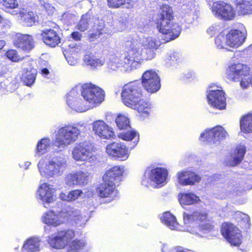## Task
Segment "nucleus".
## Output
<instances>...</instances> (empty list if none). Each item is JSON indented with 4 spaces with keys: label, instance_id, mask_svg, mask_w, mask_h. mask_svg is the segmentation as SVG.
Returning a JSON list of instances; mask_svg holds the SVG:
<instances>
[{
    "label": "nucleus",
    "instance_id": "nucleus-1",
    "mask_svg": "<svg viewBox=\"0 0 252 252\" xmlns=\"http://www.w3.org/2000/svg\"><path fill=\"white\" fill-rule=\"evenodd\" d=\"M121 96L123 102L127 107L137 110L139 112H148V102L141 99V85L139 82L136 81L125 85Z\"/></svg>",
    "mask_w": 252,
    "mask_h": 252
},
{
    "label": "nucleus",
    "instance_id": "nucleus-2",
    "mask_svg": "<svg viewBox=\"0 0 252 252\" xmlns=\"http://www.w3.org/2000/svg\"><path fill=\"white\" fill-rule=\"evenodd\" d=\"M224 75L227 81L239 82L243 89L247 88L252 83V67L247 63L238 62L229 64Z\"/></svg>",
    "mask_w": 252,
    "mask_h": 252
},
{
    "label": "nucleus",
    "instance_id": "nucleus-3",
    "mask_svg": "<svg viewBox=\"0 0 252 252\" xmlns=\"http://www.w3.org/2000/svg\"><path fill=\"white\" fill-rule=\"evenodd\" d=\"M38 167L42 176L55 178L63 174L67 167V163L64 158L57 157L47 162L43 159L40 160Z\"/></svg>",
    "mask_w": 252,
    "mask_h": 252
},
{
    "label": "nucleus",
    "instance_id": "nucleus-4",
    "mask_svg": "<svg viewBox=\"0 0 252 252\" xmlns=\"http://www.w3.org/2000/svg\"><path fill=\"white\" fill-rule=\"evenodd\" d=\"M82 126L66 125L60 128L54 142L58 147H64L75 142L81 131Z\"/></svg>",
    "mask_w": 252,
    "mask_h": 252
},
{
    "label": "nucleus",
    "instance_id": "nucleus-5",
    "mask_svg": "<svg viewBox=\"0 0 252 252\" xmlns=\"http://www.w3.org/2000/svg\"><path fill=\"white\" fill-rule=\"evenodd\" d=\"M125 51L122 59H125L130 69L135 68L142 60V48L138 40L133 39L125 43Z\"/></svg>",
    "mask_w": 252,
    "mask_h": 252
},
{
    "label": "nucleus",
    "instance_id": "nucleus-6",
    "mask_svg": "<svg viewBox=\"0 0 252 252\" xmlns=\"http://www.w3.org/2000/svg\"><path fill=\"white\" fill-rule=\"evenodd\" d=\"M220 233L232 247H239L242 243L241 231L233 223L224 222L220 226Z\"/></svg>",
    "mask_w": 252,
    "mask_h": 252
},
{
    "label": "nucleus",
    "instance_id": "nucleus-7",
    "mask_svg": "<svg viewBox=\"0 0 252 252\" xmlns=\"http://www.w3.org/2000/svg\"><path fill=\"white\" fill-rule=\"evenodd\" d=\"M81 95L84 99L94 107L97 104L101 103L105 96V93L101 88L92 84L81 86Z\"/></svg>",
    "mask_w": 252,
    "mask_h": 252
},
{
    "label": "nucleus",
    "instance_id": "nucleus-8",
    "mask_svg": "<svg viewBox=\"0 0 252 252\" xmlns=\"http://www.w3.org/2000/svg\"><path fill=\"white\" fill-rule=\"evenodd\" d=\"M167 174V170L163 168L147 170L141 183L146 187H148L149 184L154 186L155 184L162 185L166 182Z\"/></svg>",
    "mask_w": 252,
    "mask_h": 252
},
{
    "label": "nucleus",
    "instance_id": "nucleus-9",
    "mask_svg": "<svg viewBox=\"0 0 252 252\" xmlns=\"http://www.w3.org/2000/svg\"><path fill=\"white\" fill-rule=\"evenodd\" d=\"M212 11L216 17L225 21L231 20L235 16V11L233 6L221 0L213 3Z\"/></svg>",
    "mask_w": 252,
    "mask_h": 252
},
{
    "label": "nucleus",
    "instance_id": "nucleus-10",
    "mask_svg": "<svg viewBox=\"0 0 252 252\" xmlns=\"http://www.w3.org/2000/svg\"><path fill=\"white\" fill-rule=\"evenodd\" d=\"M227 133L221 126H215L212 128L206 129L200 135V139L211 143H215L224 139Z\"/></svg>",
    "mask_w": 252,
    "mask_h": 252
},
{
    "label": "nucleus",
    "instance_id": "nucleus-11",
    "mask_svg": "<svg viewBox=\"0 0 252 252\" xmlns=\"http://www.w3.org/2000/svg\"><path fill=\"white\" fill-rule=\"evenodd\" d=\"M142 84L149 93H154L160 88V79L154 71L147 70L143 74Z\"/></svg>",
    "mask_w": 252,
    "mask_h": 252
},
{
    "label": "nucleus",
    "instance_id": "nucleus-12",
    "mask_svg": "<svg viewBox=\"0 0 252 252\" xmlns=\"http://www.w3.org/2000/svg\"><path fill=\"white\" fill-rule=\"evenodd\" d=\"M93 151V147L92 144L88 142H84L79 143L74 148L72 155L76 160L88 161L94 156Z\"/></svg>",
    "mask_w": 252,
    "mask_h": 252
},
{
    "label": "nucleus",
    "instance_id": "nucleus-13",
    "mask_svg": "<svg viewBox=\"0 0 252 252\" xmlns=\"http://www.w3.org/2000/svg\"><path fill=\"white\" fill-rule=\"evenodd\" d=\"M75 236L74 232L70 229L61 231L56 236L49 238L48 243L51 246L56 249L64 248L68 242Z\"/></svg>",
    "mask_w": 252,
    "mask_h": 252
},
{
    "label": "nucleus",
    "instance_id": "nucleus-14",
    "mask_svg": "<svg viewBox=\"0 0 252 252\" xmlns=\"http://www.w3.org/2000/svg\"><path fill=\"white\" fill-rule=\"evenodd\" d=\"M207 98L208 103L214 108L223 110L226 107L225 94L221 90L209 91Z\"/></svg>",
    "mask_w": 252,
    "mask_h": 252
},
{
    "label": "nucleus",
    "instance_id": "nucleus-15",
    "mask_svg": "<svg viewBox=\"0 0 252 252\" xmlns=\"http://www.w3.org/2000/svg\"><path fill=\"white\" fill-rule=\"evenodd\" d=\"M81 86L77 85L72 88L66 94V103L72 109L78 112H83L89 109V108L83 107L79 105L81 99L78 98L79 92L81 93Z\"/></svg>",
    "mask_w": 252,
    "mask_h": 252
},
{
    "label": "nucleus",
    "instance_id": "nucleus-16",
    "mask_svg": "<svg viewBox=\"0 0 252 252\" xmlns=\"http://www.w3.org/2000/svg\"><path fill=\"white\" fill-rule=\"evenodd\" d=\"M106 152L109 156L120 160H125L129 157L127 148L126 146L116 142L108 145L106 148Z\"/></svg>",
    "mask_w": 252,
    "mask_h": 252
},
{
    "label": "nucleus",
    "instance_id": "nucleus-17",
    "mask_svg": "<svg viewBox=\"0 0 252 252\" xmlns=\"http://www.w3.org/2000/svg\"><path fill=\"white\" fill-rule=\"evenodd\" d=\"M89 180L90 174L88 172L78 171L75 173L67 175L65 178V183L69 186H84L88 184Z\"/></svg>",
    "mask_w": 252,
    "mask_h": 252
},
{
    "label": "nucleus",
    "instance_id": "nucleus-18",
    "mask_svg": "<svg viewBox=\"0 0 252 252\" xmlns=\"http://www.w3.org/2000/svg\"><path fill=\"white\" fill-rule=\"evenodd\" d=\"M200 180V176L192 171L184 170L177 174L178 182L182 186H193Z\"/></svg>",
    "mask_w": 252,
    "mask_h": 252
},
{
    "label": "nucleus",
    "instance_id": "nucleus-19",
    "mask_svg": "<svg viewBox=\"0 0 252 252\" xmlns=\"http://www.w3.org/2000/svg\"><path fill=\"white\" fill-rule=\"evenodd\" d=\"M13 44L16 47L26 51L32 50L34 47V42L32 36L20 32L16 34Z\"/></svg>",
    "mask_w": 252,
    "mask_h": 252
},
{
    "label": "nucleus",
    "instance_id": "nucleus-20",
    "mask_svg": "<svg viewBox=\"0 0 252 252\" xmlns=\"http://www.w3.org/2000/svg\"><path fill=\"white\" fill-rule=\"evenodd\" d=\"M162 13L160 14V21L158 22V26L159 27V32H169L168 29L170 22L173 20L172 8L168 5H163L161 8Z\"/></svg>",
    "mask_w": 252,
    "mask_h": 252
},
{
    "label": "nucleus",
    "instance_id": "nucleus-21",
    "mask_svg": "<svg viewBox=\"0 0 252 252\" xmlns=\"http://www.w3.org/2000/svg\"><path fill=\"white\" fill-rule=\"evenodd\" d=\"M93 130L101 138L109 139L115 136L112 128L102 121L94 122L93 124Z\"/></svg>",
    "mask_w": 252,
    "mask_h": 252
},
{
    "label": "nucleus",
    "instance_id": "nucleus-22",
    "mask_svg": "<svg viewBox=\"0 0 252 252\" xmlns=\"http://www.w3.org/2000/svg\"><path fill=\"white\" fill-rule=\"evenodd\" d=\"M124 172V167L115 166L106 171L103 177L104 182L115 183L118 186Z\"/></svg>",
    "mask_w": 252,
    "mask_h": 252
},
{
    "label": "nucleus",
    "instance_id": "nucleus-23",
    "mask_svg": "<svg viewBox=\"0 0 252 252\" xmlns=\"http://www.w3.org/2000/svg\"><path fill=\"white\" fill-rule=\"evenodd\" d=\"M54 192L55 190L53 188L44 183L40 186L37 194L39 196L38 198L42 202L49 203L56 199L55 196L54 195Z\"/></svg>",
    "mask_w": 252,
    "mask_h": 252
},
{
    "label": "nucleus",
    "instance_id": "nucleus-24",
    "mask_svg": "<svg viewBox=\"0 0 252 252\" xmlns=\"http://www.w3.org/2000/svg\"><path fill=\"white\" fill-rule=\"evenodd\" d=\"M246 36L244 32H228L226 34V44L230 47L237 48L244 43Z\"/></svg>",
    "mask_w": 252,
    "mask_h": 252
},
{
    "label": "nucleus",
    "instance_id": "nucleus-25",
    "mask_svg": "<svg viewBox=\"0 0 252 252\" xmlns=\"http://www.w3.org/2000/svg\"><path fill=\"white\" fill-rule=\"evenodd\" d=\"M64 214V211H62L57 215L53 211H49L43 216L42 221L48 225L54 226L59 225L65 221V219L63 218Z\"/></svg>",
    "mask_w": 252,
    "mask_h": 252
},
{
    "label": "nucleus",
    "instance_id": "nucleus-26",
    "mask_svg": "<svg viewBox=\"0 0 252 252\" xmlns=\"http://www.w3.org/2000/svg\"><path fill=\"white\" fill-rule=\"evenodd\" d=\"M178 197L179 202L182 205H192L201 201L199 197L192 192L179 193Z\"/></svg>",
    "mask_w": 252,
    "mask_h": 252
},
{
    "label": "nucleus",
    "instance_id": "nucleus-27",
    "mask_svg": "<svg viewBox=\"0 0 252 252\" xmlns=\"http://www.w3.org/2000/svg\"><path fill=\"white\" fill-rule=\"evenodd\" d=\"M64 211L63 218L65 221L68 219H70L74 220L77 223L80 225L84 223L86 220L81 215L80 212L79 210L73 207H68Z\"/></svg>",
    "mask_w": 252,
    "mask_h": 252
},
{
    "label": "nucleus",
    "instance_id": "nucleus-28",
    "mask_svg": "<svg viewBox=\"0 0 252 252\" xmlns=\"http://www.w3.org/2000/svg\"><path fill=\"white\" fill-rule=\"evenodd\" d=\"M240 127L244 133H252V113H248L243 115L240 120Z\"/></svg>",
    "mask_w": 252,
    "mask_h": 252
},
{
    "label": "nucleus",
    "instance_id": "nucleus-29",
    "mask_svg": "<svg viewBox=\"0 0 252 252\" xmlns=\"http://www.w3.org/2000/svg\"><path fill=\"white\" fill-rule=\"evenodd\" d=\"M20 12V17L23 25L32 26L36 21L37 16L32 12L28 11L27 9L22 8Z\"/></svg>",
    "mask_w": 252,
    "mask_h": 252
},
{
    "label": "nucleus",
    "instance_id": "nucleus-30",
    "mask_svg": "<svg viewBox=\"0 0 252 252\" xmlns=\"http://www.w3.org/2000/svg\"><path fill=\"white\" fill-rule=\"evenodd\" d=\"M116 186L115 183L104 182L97 189V193L101 197H109L115 191Z\"/></svg>",
    "mask_w": 252,
    "mask_h": 252
},
{
    "label": "nucleus",
    "instance_id": "nucleus-31",
    "mask_svg": "<svg viewBox=\"0 0 252 252\" xmlns=\"http://www.w3.org/2000/svg\"><path fill=\"white\" fill-rule=\"evenodd\" d=\"M125 59H122V55L119 57H112L108 63V67L112 70H116L122 67L128 70L130 67L127 65Z\"/></svg>",
    "mask_w": 252,
    "mask_h": 252
},
{
    "label": "nucleus",
    "instance_id": "nucleus-32",
    "mask_svg": "<svg viewBox=\"0 0 252 252\" xmlns=\"http://www.w3.org/2000/svg\"><path fill=\"white\" fill-rule=\"evenodd\" d=\"M40 240L38 238L31 237L28 239L23 247V252H39Z\"/></svg>",
    "mask_w": 252,
    "mask_h": 252
},
{
    "label": "nucleus",
    "instance_id": "nucleus-33",
    "mask_svg": "<svg viewBox=\"0 0 252 252\" xmlns=\"http://www.w3.org/2000/svg\"><path fill=\"white\" fill-rule=\"evenodd\" d=\"M41 36L44 42L51 47H55L61 42V38L56 32H42Z\"/></svg>",
    "mask_w": 252,
    "mask_h": 252
},
{
    "label": "nucleus",
    "instance_id": "nucleus-34",
    "mask_svg": "<svg viewBox=\"0 0 252 252\" xmlns=\"http://www.w3.org/2000/svg\"><path fill=\"white\" fill-rule=\"evenodd\" d=\"M236 5L241 15L252 14V0H236Z\"/></svg>",
    "mask_w": 252,
    "mask_h": 252
},
{
    "label": "nucleus",
    "instance_id": "nucleus-35",
    "mask_svg": "<svg viewBox=\"0 0 252 252\" xmlns=\"http://www.w3.org/2000/svg\"><path fill=\"white\" fill-rule=\"evenodd\" d=\"M36 73V70L34 68H30L29 70L24 69L21 79L26 85L31 86L35 80Z\"/></svg>",
    "mask_w": 252,
    "mask_h": 252
},
{
    "label": "nucleus",
    "instance_id": "nucleus-36",
    "mask_svg": "<svg viewBox=\"0 0 252 252\" xmlns=\"http://www.w3.org/2000/svg\"><path fill=\"white\" fill-rule=\"evenodd\" d=\"M84 62L88 65L96 68L103 65L104 62L98 58H95L92 53H88L85 55Z\"/></svg>",
    "mask_w": 252,
    "mask_h": 252
},
{
    "label": "nucleus",
    "instance_id": "nucleus-37",
    "mask_svg": "<svg viewBox=\"0 0 252 252\" xmlns=\"http://www.w3.org/2000/svg\"><path fill=\"white\" fill-rule=\"evenodd\" d=\"M86 243L84 240L76 239L69 245L68 252H84Z\"/></svg>",
    "mask_w": 252,
    "mask_h": 252
},
{
    "label": "nucleus",
    "instance_id": "nucleus-38",
    "mask_svg": "<svg viewBox=\"0 0 252 252\" xmlns=\"http://www.w3.org/2000/svg\"><path fill=\"white\" fill-rule=\"evenodd\" d=\"M92 16L89 12L83 15L77 25L78 29L81 32H84L87 30L89 27V23L92 22Z\"/></svg>",
    "mask_w": 252,
    "mask_h": 252
},
{
    "label": "nucleus",
    "instance_id": "nucleus-39",
    "mask_svg": "<svg viewBox=\"0 0 252 252\" xmlns=\"http://www.w3.org/2000/svg\"><path fill=\"white\" fill-rule=\"evenodd\" d=\"M50 141L49 139L43 138L37 144L36 154L42 155L45 153L50 147Z\"/></svg>",
    "mask_w": 252,
    "mask_h": 252
},
{
    "label": "nucleus",
    "instance_id": "nucleus-40",
    "mask_svg": "<svg viewBox=\"0 0 252 252\" xmlns=\"http://www.w3.org/2000/svg\"><path fill=\"white\" fill-rule=\"evenodd\" d=\"M117 126L120 129L130 128L129 119L124 115H120L115 120Z\"/></svg>",
    "mask_w": 252,
    "mask_h": 252
},
{
    "label": "nucleus",
    "instance_id": "nucleus-41",
    "mask_svg": "<svg viewBox=\"0 0 252 252\" xmlns=\"http://www.w3.org/2000/svg\"><path fill=\"white\" fill-rule=\"evenodd\" d=\"M246 152L245 146L237 147L236 149V157H234L232 160L233 165L239 164L243 160Z\"/></svg>",
    "mask_w": 252,
    "mask_h": 252
},
{
    "label": "nucleus",
    "instance_id": "nucleus-42",
    "mask_svg": "<svg viewBox=\"0 0 252 252\" xmlns=\"http://www.w3.org/2000/svg\"><path fill=\"white\" fill-rule=\"evenodd\" d=\"M160 219L163 223L171 230L173 229V215L170 212H164Z\"/></svg>",
    "mask_w": 252,
    "mask_h": 252
},
{
    "label": "nucleus",
    "instance_id": "nucleus-43",
    "mask_svg": "<svg viewBox=\"0 0 252 252\" xmlns=\"http://www.w3.org/2000/svg\"><path fill=\"white\" fill-rule=\"evenodd\" d=\"M144 44L147 48L153 49H157L160 46V42L159 40H157L156 38L152 37H148L146 38V40L144 42Z\"/></svg>",
    "mask_w": 252,
    "mask_h": 252
},
{
    "label": "nucleus",
    "instance_id": "nucleus-44",
    "mask_svg": "<svg viewBox=\"0 0 252 252\" xmlns=\"http://www.w3.org/2000/svg\"><path fill=\"white\" fill-rule=\"evenodd\" d=\"M223 33V32H220L215 38V44L219 49H223L226 44V35Z\"/></svg>",
    "mask_w": 252,
    "mask_h": 252
},
{
    "label": "nucleus",
    "instance_id": "nucleus-45",
    "mask_svg": "<svg viewBox=\"0 0 252 252\" xmlns=\"http://www.w3.org/2000/svg\"><path fill=\"white\" fill-rule=\"evenodd\" d=\"M238 218L239 219L238 220V225L241 227L243 226L247 227L249 225L250 219L248 215L240 213L238 214Z\"/></svg>",
    "mask_w": 252,
    "mask_h": 252
},
{
    "label": "nucleus",
    "instance_id": "nucleus-46",
    "mask_svg": "<svg viewBox=\"0 0 252 252\" xmlns=\"http://www.w3.org/2000/svg\"><path fill=\"white\" fill-rule=\"evenodd\" d=\"M171 33V32H160V34L158 37V40L160 42V45L161 44L165 43L173 39V36L170 34Z\"/></svg>",
    "mask_w": 252,
    "mask_h": 252
},
{
    "label": "nucleus",
    "instance_id": "nucleus-47",
    "mask_svg": "<svg viewBox=\"0 0 252 252\" xmlns=\"http://www.w3.org/2000/svg\"><path fill=\"white\" fill-rule=\"evenodd\" d=\"M6 56L10 60L13 62H18L21 61L23 58H21L16 50L11 49L7 51L6 53Z\"/></svg>",
    "mask_w": 252,
    "mask_h": 252
},
{
    "label": "nucleus",
    "instance_id": "nucleus-48",
    "mask_svg": "<svg viewBox=\"0 0 252 252\" xmlns=\"http://www.w3.org/2000/svg\"><path fill=\"white\" fill-rule=\"evenodd\" d=\"M2 5L5 8V10H8L17 8L18 4L16 0H4Z\"/></svg>",
    "mask_w": 252,
    "mask_h": 252
},
{
    "label": "nucleus",
    "instance_id": "nucleus-49",
    "mask_svg": "<svg viewBox=\"0 0 252 252\" xmlns=\"http://www.w3.org/2000/svg\"><path fill=\"white\" fill-rule=\"evenodd\" d=\"M137 134L136 132L134 131L123 132L120 134V137L126 141L132 140L136 137Z\"/></svg>",
    "mask_w": 252,
    "mask_h": 252
},
{
    "label": "nucleus",
    "instance_id": "nucleus-50",
    "mask_svg": "<svg viewBox=\"0 0 252 252\" xmlns=\"http://www.w3.org/2000/svg\"><path fill=\"white\" fill-rule=\"evenodd\" d=\"M125 0H107L110 7H119L125 4Z\"/></svg>",
    "mask_w": 252,
    "mask_h": 252
},
{
    "label": "nucleus",
    "instance_id": "nucleus-51",
    "mask_svg": "<svg viewBox=\"0 0 252 252\" xmlns=\"http://www.w3.org/2000/svg\"><path fill=\"white\" fill-rule=\"evenodd\" d=\"M70 196V201H74L77 199L82 194V191L79 189H76L68 192Z\"/></svg>",
    "mask_w": 252,
    "mask_h": 252
},
{
    "label": "nucleus",
    "instance_id": "nucleus-52",
    "mask_svg": "<svg viewBox=\"0 0 252 252\" xmlns=\"http://www.w3.org/2000/svg\"><path fill=\"white\" fill-rule=\"evenodd\" d=\"M214 226L213 222L208 220L206 222L202 224L201 229L202 230L210 231L214 228Z\"/></svg>",
    "mask_w": 252,
    "mask_h": 252
},
{
    "label": "nucleus",
    "instance_id": "nucleus-53",
    "mask_svg": "<svg viewBox=\"0 0 252 252\" xmlns=\"http://www.w3.org/2000/svg\"><path fill=\"white\" fill-rule=\"evenodd\" d=\"M196 218L198 220L201 222H206L209 219H208V214L206 213H198L196 215Z\"/></svg>",
    "mask_w": 252,
    "mask_h": 252
},
{
    "label": "nucleus",
    "instance_id": "nucleus-54",
    "mask_svg": "<svg viewBox=\"0 0 252 252\" xmlns=\"http://www.w3.org/2000/svg\"><path fill=\"white\" fill-rule=\"evenodd\" d=\"M40 4L45 8V9L49 13H51L53 12L54 8L51 6L48 3H46L44 1L40 0Z\"/></svg>",
    "mask_w": 252,
    "mask_h": 252
},
{
    "label": "nucleus",
    "instance_id": "nucleus-55",
    "mask_svg": "<svg viewBox=\"0 0 252 252\" xmlns=\"http://www.w3.org/2000/svg\"><path fill=\"white\" fill-rule=\"evenodd\" d=\"M246 30L244 25L241 23H237L235 24L233 29L231 32H244Z\"/></svg>",
    "mask_w": 252,
    "mask_h": 252
},
{
    "label": "nucleus",
    "instance_id": "nucleus-56",
    "mask_svg": "<svg viewBox=\"0 0 252 252\" xmlns=\"http://www.w3.org/2000/svg\"><path fill=\"white\" fill-rule=\"evenodd\" d=\"M154 50L153 49L147 48L146 50V59L147 60H152L153 59L156 55V54L154 52Z\"/></svg>",
    "mask_w": 252,
    "mask_h": 252
},
{
    "label": "nucleus",
    "instance_id": "nucleus-57",
    "mask_svg": "<svg viewBox=\"0 0 252 252\" xmlns=\"http://www.w3.org/2000/svg\"><path fill=\"white\" fill-rule=\"evenodd\" d=\"M101 32L98 33H88V34L87 35L88 37V40L90 41H93L96 38H98L100 35Z\"/></svg>",
    "mask_w": 252,
    "mask_h": 252
},
{
    "label": "nucleus",
    "instance_id": "nucleus-58",
    "mask_svg": "<svg viewBox=\"0 0 252 252\" xmlns=\"http://www.w3.org/2000/svg\"><path fill=\"white\" fill-rule=\"evenodd\" d=\"M61 199L67 201H70V196L68 192L61 193L60 194Z\"/></svg>",
    "mask_w": 252,
    "mask_h": 252
},
{
    "label": "nucleus",
    "instance_id": "nucleus-59",
    "mask_svg": "<svg viewBox=\"0 0 252 252\" xmlns=\"http://www.w3.org/2000/svg\"><path fill=\"white\" fill-rule=\"evenodd\" d=\"M125 4L127 5L126 7L128 8L133 7L135 4L137 2V0H125Z\"/></svg>",
    "mask_w": 252,
    "mask_h": 252
},
{
    "label": "nucleus",
    "instance_id": "nucleus-60",
    "mask_svg": "<svg viewBox=\"0 0 252 252\" xmlns=\"http://www.w3.org/2000/svg\"><path fill=\"white\" fill-rule=\"evenodd\" d=\"M22 9V8L18 9H9L7 11V12L11 13L12 15H18V17H20V12L21 11Z\"/></svg>",
    "mask_w": 252,
    "mask_h": 252
},
{
    "label": "nucleus",
    "instance_id": "nucleus-61",
    "mask_svg": "<svg viewBox=\"0 0 252 252\" xmlns=\"http://www.w3.org/2000/svg\"><path fill=\"white\" fill-rule=\"evenodd\" d=\"M71 37L75 40H80L81 39V34L80 32H71Z\"/></svg>",
    "mask_w": 252,
    "mask_h": 252
},
{
    "label": "nucleus",
    "instance_id": "nucleus-62",
    "mask_svg": "<svg viewBox=\"0 0 252 252\" xmlns=\"http://www.w3.org/2000/svg\"><path fill=\"white\" fill-rule=\"evenodd\" d=\"M1 26L3 30L7 31L10 29L11 27V23L9 22L2 23Z\"/></svg>",
    "mask_w": 252,
    "mask_h": 252
},
{
    "label": "nucleus",
    "instance_id": "nucleus-63",
    "mask_svg": "<svg viewBox=\"0 0 252 252\" xmlns=\"http://www.w3.org/2000/svg\"><path fill=\"white\" fill-rule=\"evenodd\" d=\"M194 77V75L191 72H188L187 74H185L184 77L187 80H189L190 79H192Z\"/></svg>",
    "mask_w": 252,
    "mask_h": 252
},
{
    "label": "nucleus",
    "instance_id": "nucleus-64",
    "mask_svg": "<svg viewBox=\"0 0 252 252\" xmlns=\"http://www.w3.org/2000/svg\"><path fill=\"white\" fill-rule=\"evenodd\" d=\"M66 59L68 63L71 65H74L77 63V61L76 60L71 61L70 57H68Z\"/></svg>",
    "mask_w": 252,
    "mask_h": 252
}]
</instances>
